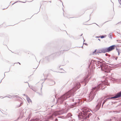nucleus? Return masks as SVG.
Segmentation results:
<instances>
[{
	"mask_svg": "<svg viewBox=\"0 0 121 121\" xmlns=\"http://www.w3.org/2000/svg\"><path fill=\"white\" fill-rule=\"evenodd\" d=\"M26 99L29 103H30V102H31V99H30V98L28 96V95L26 96Z\"/></svg>",
	"mask_w": 121,
	"mask_h": 121,
	"instance_id": "obj_18",
	"label": "nucleus"
},
{
	"mask_svg": "<svg viewBox=\"0 0 121 121\" xmlns=\"http://www.w3.org/2000/svg\"><path fill=\"white\" fill-rule=\"evenodd\" d=\"M111 58H112V59L113 60H115V57L114 56H112L111 57Z\"/></svg>",
	"mask_w": 121,
	"mask_h": 121,
	"instance_id": "obj_31",
	"label": "nucleus"
},
{
	"mask_svg": "<svg viewBox=\"0 0 121 121\" xmlns=\"http://www.w3.org/2000/svg\"><path fill=\"white\" fill-rule=\"evenodd\" d=\"M102 50H99V51H98L97 52L95 53L96 55H97V54H99V53H103L102 52Z\"/></svg>",
	"mask_w": 121,
	"mask_h": 121,
	"instance_id": "obj_21",
	"label": "nucleus"
},
{
	"mask_svg": "<svg viewBox=\"0 0 121 121\" xmlns=\"http://www.w3.org/2000/svg\"><path fill=\"white\" fill-rule=\"evenodd\" d=\"M96 90H92L91 92L89 95L86 97V99L88 101H90L94 98L96 94L97 93Z\"/></svg>",
	"mask_w": 121,
	"mask_h": 121,
	"instance_id": "obj_5",
	"label": "nucleus"
},
{
	"mask_svg": "<svg viewBox=\"0 0 121 121\" xmlns=\"http://www.w3.org/2000/svg\"><path fill=\"white\" fill-rule=\"evenodd\" d=\"M8 97L9 98H11L13 97V96H11V95H9L8 96H6V97Z\"/></svg>",
	"mask_w": 121,
	"mask_h": 121,
	"instance_id": "obj_28",
	"label": "nucleus"
},
{
	"mask_svg": "<svg viewBox=\"0 0 121 121\" xmlns=\"http://www.w3.org/2000/svg\"><path fill=\"white\" fill-rule=\"evenodd\" d=\"M117 57H115V60H117Z\"/></svg>",
	"mask_w": 121,
	"mask_h": 121,
	"instance_id": "obj_42",
	"label": "nucleus"
},
{
	"mask_svg": "<svg viewBox=\"0 0 121 121\" xmlns=\"http://www.w3.org/2000/svg\"><path fill=\"white\" fill-rule=\"evenodd\" d=\"M72 121H74L73 120H71Z\"/></svg>",
	"mask_w": 121,
	"mask_h": 121,
	"instance_id": "obj_64",
	"label": "nucleus"
},
{
	"mask_svg": "<svg viewBox=\"0 0 121 121\" xmlns=\"http://www.w3.org/2000/svg\"><path fill=\"white\" fill-rule=\"evenodd\" d=\"M82 75H80V77H81V76H82Z\"/></svg>",
	"mask_w": 121,
	"mask_h": 121,
	"instance_id": "obj_60",
	"label": "nucleus"
},
{
	"mask_svg": "<svg viewBox=\"0 0 121 121\" xmlns=\"http://www.w3.org/2000/svg\"><path fill=\"white\" fill-rule=\"evenodd\" d=\"M101 81H102V82H99L98 83L97 88V89L98 90H99L100 89H102V90H103L106 87L105 85L108 82V80L106 79Z\"/></svg>",
	"mask_w": 121,
	"mask_h": 121,
	"instance_id": "obj_6",
	"label": "nucleus"
},
{
	"mask_svg": "<svg viewBox=\"0 0 121 121\" xmlns=\"http://www.w3.org/2000/svg\"><path fill=\"white\" fill-rule=\"evenodd\" d=\"M102 52L104 53H105L106 52H108L106 48L102 49Z\"/></svg>",
	"mask_w": 121,
	"mask_h": 121,
	"instance_id": "obj_20",
	"label": "nucleus"
},
{
	"mask_svg": "<svg viewBox=\"0 0 121 121\" xmlns=\"http://www.w3.org/2000/svg\"><path fill=\"white\" fill-rule=\"evenodd\" d=\"M48 75H47L46 76V77H48Z\"/></svg>",
	"mask_w": 121,
	"mask_h": 121,
	"instance_id": "obj_52",
	"label": "nucleus"
},
{
	"mask_svg": "<svg viewBox=\"0 0 121 121\" xmlns=\"http://www.w3.org/2000/svg\"><path fill=\"white\" fill-rule=\"evenodd\" d=\"M49 59V57L47 56L45 57V60H48Z\"/></svg>",
	"mask_w": 121,
	"mask_h": 121,
	"instance_id": "obj_29",
	"label": "nucleus"
},
{
	"mask_svg": "<svg viewBox=\"0 0 121 121\" xmlns=\"http://www.w3.org/2000/svg\"><path fill=\"white\" fill-rule=\"evenodd\" d=\"M73 88H74V90L73 91V90H71L59 98L58 101L60 104L62 103L63 101L67 99L70 97L71 96H73L75 91L81 86L80 83L78 81H76L73 82Z\"/></svg>",
	"mask_w": 121,
	"mask_h": 121,
	"instance_id": "obj_1",
	"label": "nucleus"
},
{
	"mask_svg": "<svg viewBox=\"0 0 121 121\" xmlns=\"http://www.w3.org/2000/svg\"><path fill=\"white\" fill-rule=\"evenodd\" d=\"M118 23H120L121 24V21L120 22H119L117 23V24H118Z\"/></svg>",
	"mask_w": 121,
	"mask_h": 121,
	"instance_id": "obj_46",
	"label": "nucleus"
},
{
	"mask_svg": "<svg viewBox=\"0 0 121 121\" xmlns=\"http://www.w3.org/2000/svg\"><path fill=\"white\" fill-rule=\"evenodd\" d=\"M120 97H121V91L117 93L114 96L110 97V98L113 99H116ZM109 98L110 99V98Z\"/></svg>",
	"mask_w": 121,
	"mask_h": 121,
	"instance_id": "obj_9",
	"label": "nucleus"
},
{
	"mask_svg": "<svg viewBox=\"0 0 121 121\" xmlns=\"http://www.w3.org/2000/svg\"><path fill=\"white\" fill-rule=\"evenodd\" d=\"M0 112H1L2 113H3V112H2L1 111V110H0Z\"/></svg>",
	"mask_w": 121,
	"mask_h": 121,
	"instance_id": "obj_59",
	"label": "nucleus"
},
{
	"mask_svg": "<svg viewBox=\"0 0 121 121\" xmlns=\"http://www.w3.org/2000/svg\"><path fill=\"white\" fill-rule=\"evenodd\" d=\"M98 40L99 41H100V39H98Z\"/></svg>",
	"mask_w": 121,
	"mask_h": 121,
	"instance_id": "obj_53",
	"label": "nucleus"
},
{
	"mask_svg": "<svg viewBox=\"0 0 121 121\" xmlns=\"http://www.w3.org/2000/svg\"><path fill=\"white\" fill-rule=\"evenodd\" d=\"M83 44H85L86 45H87V46L88 45V44L86 43H83Z\"/></svg>",
	"mask_w": 121,
	"mask_h": 121,
	"instance_id": "obj_38",
	"label": "nucleus"
},
{
	"mask_svg": "<svg viewBox=\"0 0 121 121\" xmlns=\"http://www.w3.org/2000/svg\"><path fill=\"white\" fill-rule=\"evenodd\" d=\"M112 120L111 119H110L109 120V121H111Z\"/></svg>",
	"mask_w": 121,
	"mask_h": 121,
	"instance_id": "obj_50",
	"label": "nucleus"
},
{
	"mask_svg": "<svg viewBox=\"0 0 121 121\" xmlns=\"http://www.w3.org/2000/svg\"><path fill=\"white\" fill-rule=\"evenodd\" d=\"M90 112L86 108H83L82 111L79 113L78 115L79 119L81 121H89L88 118L92 115L91 113L89 112Z\"/></svg>",
	"mask_w": 121,
	"mask_h": 121,
	"instance_id": "obj_3",
	"label": "nucleus"
},
{
	"mask_svg": "<svg viewBox=\"0 0 121 121\" xmlns=\"http://www.w3.org/2000/svg\"><path fill=\"white\" fill-rule=\"evenodd\" d=\"M72 116V114L71 113H68L67 116H65V117L64 116H60V118H69L70 117H71Z\"/></svg>",
	"mask_w": 121,
	"mask_h": 121,
	"instance_id": "obj_12",
	"label": "nucleus"
},
{
	"mask_svg": "<svg viewBox=\"0 0 121 121\" xmlns=\"http://www.w3.org/2000/svg\"><path fill=\"white\" fill-rule=\"evenodd\" d=\"M105 55L106 56H107V55H108V54H107L106 53L105 54Z\"/></svg>",
	"mask_w": 121,
	"mask_h": 121,
	"instance_id": "obj_48",
	"label": "nucleus"
},
{
	"mask_svg": "<svg viewBox=\"0 0 121 121\" xmlns=\"http://www.w3.org/2000/svg\"><path fill=\"white\" fill-rule=\"evenodd\" d=\"M49 81V84L50 86L53 85L55 83V82L52 79H50Z\"/></svg>",
	"mask_w": 121,
	"mask_h": 121,
	"instance_id": "obj_13",
	"label": "nucleus"
},
{
	"mask_svg": "<svg viewBox=\"0 0 121 121\" xmlns=\"http://www.w3.org/2000/svg\"><path fill=\"white\" fill-rule=\"evenodd\" d=\"M82 35V34L80 35V36H81Z\"/></svg>",
	"mask_w": 121,
	"mask_h": 121,
	"instance_id": "obj_57",
	"label": "nucleus"
},
{
	"mask_svg": "<svg viewBox=\"0 0 121 121\" xmlns=\"http://www.w3.org/2000/svg\"><path fill=\"white\" fill-rule=\"evenodd\" d=\"M57 53H58V54H59V52H57Z\"/></svg>",
	"mask_w": 121,
	"mask_h": 121,
	"instance_id": "obj_63",
	"label": "nucleus"
},
{
	"mask_svg": "<svg viewBox=\"0 0 121 121\" xmlns=\"http://www.w3.org/2000/svg\"><path fill=\"white\" fill-rule=\"evenodd\" d=\"M97 49H95L94 51H93L92 53V55H94L95 53H96Z\"/></svg>",
	"mask_w": 121,
	"mask_h": 121,
	"instance_id": "obj_30",
	"label": "nucleus"
},
{
	"mask_svg": "<svg viewBox=\"0 0 121 121\" xmlns=\"http://www.w3.org/2000/svg\"><path fill=\"white\" fill-rule=\"evenodd\" d=\"M89 62V64L88 68L87 69V72L86 73V75L85 74L83 75V78L80 81L81 83H85L84 86H85L86 84L88 83L89 80L91 78V75L92 73L93 70L92 69L95 68V66H97V64L96 62V61H90Z\"/></svg>",
	"mask_w": 121,
	"mask_h": 121,
	"instance_id": "obj_2",
	"label": "nucleus"
},
{
	"mask_svg": "<svg viewBox=\"0 0 121 121\" xmlns=\"http://www.w3.org/2000/svg\"><path fill=\"white\" fill-rule=\"evenodd\" d=\"M43 75H44V77H46L45 75V74L44 73L43 74Z\"/></svg>",
	"mask_w": 121,
	"mask_h": 121,
	"instance_id": "obj_44",
	"label": "nucleus"
},
{
	"mask_svg": "<svg viewBox=\"0 0 121 121\" xmlns=\"http://www.w3.org/2000/svg\"><path fill=\"white\" fill-rule=\"evenodd\" d=\"M95 59H91V60H103L101 59L99 57H96V58H94Z\"/></svg>",
	"mask_w": 121,
	"mask_h": 121,
	"instance_id": "obj_17",
	"label": "nucleus"
},
{
	"mask_svg": "<svg viewBox=\"0 0 121 121\" xmlns=\"http://www.w3.org/2000/svg\"><path fill=\"white\" fill-rule=\"evenodd\" d=\"M9 71H10V69H9L8 70V72H9Z\"/></svg>",
	"mask_w": 121,
	"mask_h": 121,
	"instance_id": "obj_61",
	"label": "nucleus"
},
{
	"mask_svg": "<svg viewBox=\"0 0 121 121\" xmlns=\"http://www.w3.org/2000/svg\"><path fill=\"white\" fill-rule=\"evenodd\" d=\"M31 114H29L28 115V117L27 118V119H28V120L30 119V118L31 116Z\"/></svg>",
	"mask_w": 121,
	"mask_h": 121,
	"instance_id": "obj_27",
	"label": "nucleus"
},
{
	"mask_svg": "<svg viewBox=\"0 0 121 121\" xmlns=\"http://www.w3.org/2000/svg\"><path fill=\"white\" fill-rule=\"evenodd\" d=\"M116 49L117 50V51L118 52H119V49H117V48H116Z\"/></svg>",
	"mask_w": 121,
	"mask_h": 121,
	"instance_id": "obj_34",
	"label": "nucleus"
},
{
	"mask_svg": "<svg viewBox=\"0 0 121 121\" xmlns=\"http://www.w3.org/2000/svg\"><path fill=\"white\" fill-rule=\"evenodd\" d=\"M23 104V102H22L21 103L20 105H18L17 106V107L18 108L20 107Z\"/></svg>",
	"mask_w": 121,
	"mask_h": 121,
	"instance_id": "obj_25",
	"label": "nucleus"
},
{
	"mask_svg": "<svg viewBox=\"0 0 121 121\" xmlns=\"http://www.w3.org/2000/svg\"><path fill=\"white\" fill-rule=\"evenodd\" d=\"M28 86H29V87H30V89H32V86H30L29 85V83H28Z\"/></svg>",
	"mask_w": 121,
	"mask_h": 121,
	"instance_id": "obj_32",
	"label": "nucleus"
},
{
	"mask_svg": "<svg viewBox=\"0 0 121 121\" xmlns=\"http://www.w3.org/2000/svg\"><path fill=\"white\" fill-rule=\"evenodd\" d=\"M110 80L113 81H116V79L112 77H111Z\"/></svg>",
	"mask_w": 121,
	"mask_h": 121,
	"instance_id": "obj_24",
	"label": "nucleus"
},
{
	"mask_svg": "<svg viewBox=\"0 0 121 121\" xmlns=\"http://www.w3.org/2000/svg\"><path fill=\"white\" fill-rule=\"evenodd\" d=\"M23 2V3H25L26 2V0H25V2H22V1H17L16 2H14V3H13L12 5H13L15 3H17V2Z\"/></svg>",
	"mask_w": 121,
	"mask_h": 121,
	"instance_id": "obj_26",
	"label": "nucleus"
},
{
	"mask_svg": "<svg viewBox=\"0 0 121 121\" xmlns=\"http://www.w3.org/2000/svg\"><path fill=\"white\" fill-rule=\"evenodd\" d=\"M118 55H119V54H120L119 52H118Z\"/></svg>",
	"mask_w": 121,
	"mask_h": 121,
	"instance_id": "obj_47",
	"label": "nucleus"
},
{
	"mask_svg": "<svg viewBox=\"0 0 121 121\" xmlns=\"http://www.w3.org/2000/svg\"><path fill=\"white\" fill-rule=\"evenodd\" d=\"M60 0V1L61 2H62V4H63V3L62 2V1H61V0Z\"/></svg>",
	"mask_w": 121,
	"mask_h": 121,
	"instance_id": "obj_45",
	"label": "nucleus"
},
{
	"mask_svg": "<svg viewBox=\"0 0 121 121\" xmlns=\"http://www.w3.org/2000/svg\"><path fill=\"white\" fill-rule=\"evenodd\" d=\"M25 83H28V82H25Z\"/></svg>",
	"mask_w": 121,
	"mask_h": 121,
	"instance_id": "obj_54",
	"label": "nucleus"
},
{
	"mask_svg": "<svg viewBox=\"0 0 121 121\" xmlns=\"http://www.w3.org/2000/svg\"><path fill=\"white\" fill-rule=\"evenodd\" d=\"M64 105H65V107H66L67 106L68 104L66 103H64Z\"/></svg>",
	"mask_w": 121,
	"mask_h": 121,
	"instance_id": "obj_33",
	"label": "nucleus"
},
{
	"mask_svg": "<svg viewBox=\"0 0 121 121\" xmlns=\"http://www.w3.org/2000/svg\"><path fill=\"white\" fill-rule=\"evenodd\" d=\"M49 120L48 119H45V120H42L39 119L37 118L34 119L33 120L31 121H48Z\"/></svg>",
	"mask_w": 121,
	"mask_h": 121,
	"instance_id": "obj_14",
	"label": "nucleus"
},
{
	"mask_svg": "<svg viewBox=\"0 0 121 121\" xmlns=\"http://www.w3.org/2000/svg\"><path fill=\"white\" fill-rule=\"evenodd\" d=\"M110 98V97L108 98H107L106 99H105L104 100V101H103V102L102 103V108L103 107V105H104V104L105 103L106 101H107V100H109V99H112L109 98Z\"/></svg>",
	"mask_w": 121,
	"mask_h": 121,
	"instance_id": "obj_15",
	"label": "nucleus"
},
{
	"mask_svg": "<svg viewBox=\"0 0 121 121\" xmlns=\"http://www.w3.org/2000/svg\"><path fill=\"white\" fill-rule=\"evenodd\" d=\"M18 97V96L17 95H15L14 96L15 97H16L17 98Z\"/></svg>",
	"mask_w": 121,
	"mask_h": 121,
	"instance_id": "obj_37",
	"label": "nucleus"
},
{
	"mask_svg": "<svg viewBox=\"0 0 121 121\" xmlns=\"http://www.w3.org/2000/svg\"><path fill=\"white\" fill-rule=\"evenodd\" d=\"M43 61H39V62H38V61H37L36 62V63H37V64L38 65V66H37V67L36 68H35V69H36L37 68L38 66L39 65V64L40 63L41 64H42L43 63Z\"/></svg>",
	"mask_w": 121,
	"mask_h": 121,
	"instance_id": "obj_19",
	"label": "nucleus"
},
{
	"mask_svg": "<svg viewBox=\"0 0 121 121\" xmlns=\"http://www.w3.org/2000/svg\"><path fill=\"white\" fill-rule=\"evenodd\" d=\"M36 93H38V94L39 95H42V94H40V93L38 92H36Z\"/></svg>",
	"mask_w": 121,
	"mask_h": 121,
	"instance_id": "obj_35",
	"label": "nucleus"
},
{
	"mask_svg": "<svg viewBox=\"0 0 121 121\" xmlns=\"http://www.w3.org/2000/svg\"><path fill=\"white\" fill-rule=\"evenodd\" d=\"M95 37L96 38H100V36H96V37Z\"/></svg>",
	"mask_w": 121,
	"mask_h": 121,
	"instance_id": "obj_40",
	"label": "nucleus"
},
{
	"mask_svg": "<svg viewBox=\"0 0 121 121\" xmlns=\"http://www.w3.org/2000/svg\"><path fill=\"white\" fill-rule=\"evenodd\" d=\"M107 36V35H100V38L101 39H103V38H104L106 37Z\"/></svg>",
	"mask_w": 121,
	"mask_h": 121,
	"instance_id": "obj_22",
	"label": "nucleus"
},
{
	"mask_svg": "<svg viewBox=\"0 0 121 121\" xmlns=\"http://www.w3.org/2000/svg\"><path fill=\"white\" fill-rule=\"evenodd\" d=\"M32 89V90H33L34 91H35V90H34L33 89Z\"/></svg>",
	"mask_w": 121,
	"mask_h": 121,
	"instance_id": "obj_62",
	"label": "nucleus"
},
{
	"mask_svg": "<svg viewBox=\"0 0 121 121\" xmlns=\"http://www.w3.org/2000/svg\"><path fill=\"white\" fill-rule=\"evenodd\" d=\"M47 79V78H44V80H45V81Z\"/></svg>",
	"mask_w": 121,
	"mask_h": 121,
	"instance_id": "obj_51",
	"label": "nucleus"
},
{
	"mask_svg": "<svg viewBox=\"0 0 121 121\" xmlns=\"http://www.w3.org/2000/svg\"><path fill=\"white\" fill-rule=\"evenodd\" d=\"M113 73H112V74H111V75H112H112H113Z\"/></svg>",
	"mask_w": 121,
	"mask_h": 121,
	"instance_id": "obj_56",
	"label": "nucleus"
},
{
	"mask_svg": "<svg viewBox=\"0 0 121 121\" xmlns=\"http://www.w3.org/2000/svg\"><path fill=\"white\" fill-rule=\"evenodd\" d=\"M112 33H111L109 34V38H110V39H112Z\"/></svg>",
	"mask_w": 121,
	"mask_h": 121,
	"instance_id": "obj_23",
	"label": "nucleus"
},
{
	"mask_svg": "<svg viewBox=\"0 0 121 121\" xmlns=\"http://www.w3.org/2000/svg\"><path fill=\"white\" fill-rule=\"evenodd\" d=\"M0 97L1 98H2V99H3V97H2V96H1Z\"/></svg>",
	"mask_w": 121,
	"mask_h": 121,
	"instance_id": "obj_49",
	"label": "nucleus"
},
{
	"mask_svg": "<svg viewBox=\"0 0 121 121\" xmlns=\"http://www.w3.org/2000/svg\"><path fill=\"white\" fill-rule=\"evenodd\" d=\"M115 47V45H113L108 48H106L108 52H109L114 49Z\"/></svg>",
	"mask_w": 121,
	"mask_h": 121,
	"instance_id": "obj_10",
	"label": "nucleus"
},
{
	"mask_svg": "<svg viewBox=\"0 0 121 121\" xmlns=\"http://www.w3.org/2000/svg\"><path fill=\"white\" fill-rule=\"evenodd\" d=\"M102 101V100L101 99V100L98 102L97 105L96 106L95 108L96 110H97L99 109L101 106Z\"/></svg>",
	"mask_w": 121,
	"mask_h": 121,
	"instance_id": "obj_11",
	"label": "nucleus"
},
{
	"mask_svg": "<svg viewBox=\"0 0 121 121\" xmlns=\"http://www.w3.org/2000/svg\"><path fill=\"white\" fill-rule=\"evenodd\" d=\"M115 119H116V118L115 117H113L112 118L113 119H114V120H115Z\"/></svg>",
	"mask_w": 121,
	"mask_h": 121,
	"instance_id": "obj_43",
	"label": "nucleus"
},
{
	"mask_svg": "<svg viewBox=\"0 0 121 121\" xmlns=\"http://www.w3.org/2000/svg\"><path fill=\"white\" fill-rule=\"evenodd\" d=\"M68 111V110H66L65 111L61 110H58L55 111V116H56L58 115H60L64 113H66Z\"/></svg>",
	"mask_w": 121,
	"mask_h": 121,
	"instance_id": "obj_8",
	"label": "nucleus"
},
{
	"mask_svg": "<svg viewBox=\"0 0 121 121\" xmlns=\"http://www.w3.org/2000/svg\"><path fill=\"white\" fill-rule=\"evenodd\" d=\"M23 95L24 96H26H26L27 95H26V94H23Z\"/></svg>",
	"mask_w": 121,
	"mask_h": 121,
	"instance_id": "obj_39",
	"label": "nucleus"
},
{
	"mask_svg": "<svg viewBox=\"0 0 121 121\" xmlns=\"http://www.w3.org/2000/svg\"><path fill=\"white\" fill-rule=\"evenodd\" d=\"M42 89V88H41V92L42 93V90H41Z\"/></svg>",
	"mask_w": 121,
	"mask_h": 121,
	"instance_id": "obj_55",
	"label": "nucleus"
},
{
	"mask_svg": "<svg viewBox=\"0 0 121 121\" xmlns=\"http://www.w3.org/2000/svg\"><path fill=\"white\" fill-rule=\"evenodd\" d=\"M17 63H18L20 65L21 64L19 62H17Z\"/></svg>",
	"mask_w": 121,
	"mask_h": 121,
	"instance_id": "obj_58",
	"label": "nucleus"
},
{
	"mask_svg": "<svg viewBox=\"0 0 121 121\" xmlns=\"http://www.w3.org/2000/svg\"><path fill=\"white\" fill-rule=\"evenodd\" d=\"M98 62V63L100 62V65H99L98 68L101 67V70L102 71H104L105 73H108L110 72V66H109L107 64L109 65H111L109 63H106L105 61H102V62H100V61H97Z\"/></svg>",
	"mask_w": 121,
	"mask_h": 121,
	"instance_id": "obj_4",
	"label": "nucleus"
},
{
	"mask_svg": "<svg viewBox=\"0 0 121 121\" xmlns=\"http://www.w3.org/2000/svg\"><path fill=\"white\" fill-rule=\"evenodd\" d=\"M70 99L71 101H72V102H74V101H75L73 104L71 105L70 107L71 108H73L74 107L79 106L80 105L79 103L80 99H78V98L76 97L74 98H72L71 99Z\"/></svg>",
	"mask_w": 121,
	"mask_h": 121,
	"instance_id": "obj_7",
	"label": "nucleus"
},
{
	"mask_svg": "<svg viewBox=\"0 0 121 121\" xmlns=\"http://www.w3.org/2000/svg\"><path fill=\"white\" fill-rule=\"evenodd\" d=\"M62 64L61 65V66H64L68 62V61H62Z\"/></svg>",
	"mask_w": 121,
	"mask_h": 121,
	"instance_id": "obj_16",
	"label": "nucleus"
},
{
	"mask_svg": "<svg viewBox=\"0 0 121 121\" xmlns=\"http://www.w3.org/2000/svg\"><path fill=\"white\" fill-rule=\"evenodd\" d=\"M54 121H58V119L57 118H56Z\"/></svg>",
	"mask_w": 121,
	"mask_h": 121,
	"instance_id": "obj_41",
	"label": "nucleus"
},
{
	"mask_svg": "<svg viewBox=\"0 0 121 121\" xmlns=\"http://www.w3.org/2000/svg\"><path fill=\"white\" fill-rule=\"evenodd\" d=\"M115 112L116 113H119V112L118 111H115V112Z\"/></svg>",
	"mask_w": 121,
	"mask_h": 121,
	"instance_id": "obj_36",
	"label": "nucleus"
}]
</instances>
